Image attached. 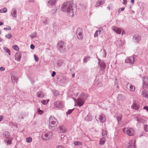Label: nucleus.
Here are the masks:
<instances>
[{"mask_svg":"<svg viewBox=\"0 0 148 148\" xmlns=\"http://www.w3.org/2000/svg\"><path fill=\"white\" fill-rule=\"evenodd\" d=\"M61 10L62 11L67 12L71 17L74 16L75 12L74 5L70 2L64 3L62 6Z\"/></svg>","mask_w":148,"mask_h":148,"instance_id":"nucleus-1","label":"nucleus"},{"mask_svg":"<svg viewBox=\"0 0 148 148\" xmlns=\"http://www.w3.org/2000/svg\"><path fill=\"white\" fill-rule=\"evenodd\" d=\"M88 97V95L85 94L83 92H81L76 101L77 105L79 106H81L83 105L84 103L85 99Z\"/></svg>","mask_w":148,"mask_h":148,"instance_id":"nucleus-2","label":"nucleus"},{"mask_svg":"<svg viewBox=\"0 0 148 148\" xmlns=\"http://www.w3.org/2000/svg\"><path fill=\"white\" fill-rule=\"evenodd\" d=\"M49 120V128L52 130L55 129L57 127L56 119L54 116H51Z\"/></svg>","mask_w":148,"mask_h":148,"instance_id":"nucleus-3","label":"nucleus"},{"mask_svg":"<svg viewBox=\"0 0 148 148\" xmlns=\"http://www.w3.org/2000/svg\"><path fill=\"white\" fill-rule=\"evenodd\" d=\"M57 47L61 53H64L66 51V43L62 41H60L58 42Z\"/></svg>","mask_w":148,"mask_h":148,"instance_id":"nucleus-4","label":"nucleus"},{"mask_svg":"<svg viewBox=\"0 0 148 148\" xmlns=\"http://www.w3.org/2000/svg\"><path fill=\"white\" fill-rule=\"evenodd\" d=\"M52 135L53 134L51 132H44L42 133L41 138L44 140H48L52 138Z\"/></svg>","mask_w":148,"mask_h":148,"instance_id":"nucleus-5","label":"nucleus"},{"mask_svg":"<svg viewBox=\"0 0 148 148\" xmlns=\"http://www.w3.org/2000/svg\"><path fill=\"white\" fill-rule=\"evenodd\" d=\"M3 137L5 138L4 141L6 142L8 145L11 144L12 138L10 137V134L8 132H5L3 134Z\"/></svg>","mask_w":148,"mask_h":148,"instance_id":"nucleus-6","label":"nucleus"},{"mask_svg":"<svg viewBox=\"0 0 148 148\" xmlns=\"http://www.w3.org/2000/svg\"><path fill=\"white\" fill-rule=\"evenodd\" d=\"M123 132L130 136H132L134 135V130L130 128H124L123 129Z\"/></svg>","mask_w":148,"mask_h":148,"instance_id":"nucleus-7","label":"nucleus"},{"mask_svg":"<svg viewBox=\"0 0 148 148\" xmlns=\"http://www.w3.org/2000/svg\"><path fill=\"white\" fill-rule=\"evenodd\" d=\"M77 38L79 40H82L83 38V31L80 28H78L77 30Z\"/></svg>","mask_w":148,"mask_h":148,"instance_id":"nucleus-8","label":"nucleus"},{"mask_svg":"<svg viewBox=\"0 0 148 148\" xmlns=\"http://www.w3.org/2000/svg\"><path fill=\"white\" fill-rule=\"evenodd\" d=\"M125 61L126 63L132 64L134 61V58L132 56L127 57L125 59Z\"/></svg>","mask_w":148,"mask_h":148,"instance_id":"nucleus-9","label":"nucleus"},{"mask_svg":"<svg viewBox=\"0 0 148 148\" xmlns=\"http://www.w3.org/2000/svg\"><path fill=\"white\" fill-rule=\"evenodd\" d=\"M99 65L100 67L101 70H103L105 68L106 66V64L104 62L100 59H98Z\"/></svg>","mask_w":148,"mask_h":148,"instance_id":"nucleus-10","label":"nucleus"},{"mask_svg":"<svg viewBox=\"0 0 148 148\" xmlns=\"http://www.w3.org/2000/svg\"><path fill=\"white\" fill-rule=\"evenodd\" d=\"M141 36L138 34H135L133 36V40L134 42H139L141 40Z\"/></svg>","mask_w":148,"mask_h":148,"instance_id":"nucleus-11","label":"nucleus"},{"mask_svg":"<svg viewBox=\"0 0 148 148\" xmlns=\"http://www.w3.org/2000/svg\"><path fill=\"white\" fill-rule=\"evenodd\" d=\"M143 88L148 87V78L147 77H143Z\"/></svg>","mask_w":148,"mask_h":148,"instance_id":"nucleus-12","label":"nucleus"},{"mask_svg":"<svg viewBox=\"0 0 148 148\" xmlns=\"http://www.w3.org/2000/svg\"><path fill=\"white\" fill-rule=\"evenodd\" d=\"M99 119L101 123H104L106 120L105 115L103 114H101L99 115Z\"/></svg>","mask_w":148,"mask_h":148,"instance_id":"nucleus-13","label":"nucleus"},{"mask_svg":"<svg viewBox=\"0 0 148 148\" xmlns=\"http://www.w3.org/2000/svg\"><path fill=\"white\" fill-rule=\"evenodd\" d=\"M132 108L136 110H138L139 108V105L138 103L136 101H133L132 106Z\"/></svg>","mask_w":148,"mask_h":148,"instance_id":"nucleus-14","label":"nucleus"},{"mask_svg":"<svg viewBox=\"0 0 148 148\" xmlns=\"http://www.w3.org/2000/svg\"><path fill=\"white\" fill-rule=\"evenodd\" d=\"M54 105L59 108H62L63 107V103L60 101H57L54 103Z\"/></svg>","mask_w":148,"mask_h":148,"instance_id":"nucleus-15","label":"nucleus"},{"mask_svg":"<svg viewBox=\"0 0 148 148\" xmlns=\"http://www.w3.org/2000/svg\"><path fill=\"white\" fill-rule=\"evenodd\" d=\"M112 29L117 34H121V30L119 27L114 26L112 27Z\"/></svg>","mask_w":148,"mask_h":148,"instance_id":"nucleus-16","label":"nucleus"},{"mask_svg":"<svg viewBox=\"0 0 148 148\" xmlns=\"http://www.w3.org/2000/svg\"><path fill=\"white\" fill-rule=\"evenodd\" d=\"M21 58V53L18 52L16 53L15 56V60L18 61H20Z\"/></svg>","mask_w":148,"mask_h":148,"instance_id":"nucleus-17","label":"nucleus"},{"mask_svg":"<svg viewBox=\"0 0 148 148\" xmlns=\"http://www.w3.org/2000/svg\"><path fill=\"white\" fill-rule=\"evenodd\" d=\"M137 121L140 123H143L145 122V118L144 117H137Z\"/></svg>","mask_w":148,"mask_h":148,"instance_id":"nucleus-18","label":"nucleus"},{"mask_svg":"<svg viewBox=\"0 0 148 148\" xmlns=\"http://www.w3.org/2000/svg\"><path fill=\"white\" fill-rule=\"evenodd\" d=\"M105 2V0H99L96 2L95 6L96 7H98L103 4Z\"/></svg>","mask_w":148,"mask_h":148,"instance_id":"nucleus-19","label":"nucleus"},{"mask_svg":"<svg viewBox=\"0 0 148 148\" xmlns=\"http://www.w3.org/2000/svg\"><path fill=\"white\" fill-rule=\"evenodd\" d=\"M127 88L129 89L130 90L132 91H134L135 90V87L132 84L129 83L127 85Z\"/></svg>","mask_w":148,"mask_h":148,"instance_id":"nucleus-20","label":"nucleus"},{"mask_svg":"<svg viewBox=\"0 0 148 148\" xmlns=\"http://www.w3.org/2000/svg\"><path fill=\"white\" fill-rule=\"evenodd\" d=\"M11 15L12 17L16 18L17 16L16 10L15 8H13L12 9L11 12Z\"/></svg>","mask_w":148,"mask_h":148,"instance_id":"nucleus-21","label":"nucleus"},{"mask_svg":"<svg viewBox=\"0 0 148 148\" xmlns=\"http://www.w3.org/2000/svg\"><path fill=\"white\" fill-rule=\"evenodd\" d=\"M85 120L87 122L90 121L92 120V117L91 116V114L89 113L86 116L85 119Z\"/></svg>","mask_w":148,"mask_h":148,"instance_id":"nucleus-22","label":"nucleus"},{"mask_svg":"<svg viewBox=\"0 0 148 148\" xmlns=\"http://www.w3.org/2000/svg\"><path fill=\"white\" fill-rule=\"evenodd\" d=\"M36 95L38 98H43L45 97L43 93L41 91H38L36 92Z\"/></svg>","mask_w":148,"mask_h":148,"instance_id":"nucleus-23","label":"nucleus"},{"mask_svg":"<svg viewBox=\"0 0 148 148\" xmlns=\"http://www.w3.org/2000/svg\"><path fill=\"white\" fill-rule=\"evenodd\" d=\"M142 95L144 97L148 98V92L147 90H144L142 92Z\"/></svg>","mask_w":148,"mask_h":148,"instance_id":"nucleus-24","label":"nucleus"},{"mask_svg":"<svg viewBox=\"0 0 148 148\" xmlns=\"http://www.w3.org/2000/svg\"><path fill=\"white\" fill-rule=\"evenodd\" d=\"M117 99L118 101H121L124 100L125 99V97L124 95L120 94L118 95Z\"/></svg>","mask_w":148,"mask_h":148,"instance_id":"nucleus-25","label":"nucleus"},{"mask_svg":"<svg viewBox=\"0 0 148 148\" xmlns=\"http://www.w3.org/2000/svg\"><path fill=\"white\" fill-rule=\"evenodd\" d=\"M57 0H49L48 3L50 5L54 6L56 4Z\"/></svg>","mask_w":148,"mask_h":148,"instance_id":"nucleus-26","label":"nucleus"},{"mask_svg":"<svg viewBox=\"0 0 148 148\" xmlns=\"http://www.w3.org/2000/svg\"><path fill=\"white\" fill-rule=\"evenodd\" d=\"M122 117V115L121 114H116V118L118 123H119V121L121 120Z\"/></svg>","mask_w":148,"mask_h":148,"instance_id":"nucleus-27","label":"nucleus"},{"mask_svg":"<svg viewBox=\"0 0 148 148\" xmlns=\"http://www.w3.org/2000/svg\"><path fill=\"white\" fill-rule=\"evenodd\" d=\"M60 132L61 133H64L66 132V130L63 126H60L59 127Z\"/></svg>","mask_w":148,"mask_h":148,"instance_id":"nucleus-28","label":"nucleus"},{"mask_svg":"<svg viewBox=\"0 0 148 148\" xmlns=\"http://www.w3.org/2000/svg\"><path fill=\"white\" fill-rule=\"evenodd\" d=\"M106 140L105 137H103L102 138H101L100 141V145H103L105 143Z\"/></svg>","mask_w":148,"mask_h":148,"instance_id":"nucleus-29","label":"nucleus"},{"mask_svg":"<svg viewBox=\"0 0 148 148\" xmlns=\"http://www.w3.org/2000/svg\"><path fill=\"white\" fill-rule=\"evenodd\" d=\"M102 134L103 137H106L107 135V131L106 129H103Z\"/></svg>","mask_w":148,"mask_h":148,"instance_id":"nucleus-30","label":"nucleus"},{"mask_svg":"<svg viewBox=\"0 0 148 148\" xmlns=\"http://www.w3.org/2000/svg\"><path fill=\"white\" fill-rule=\"evenodd\" d=\"M41 21L45 25H46L48 23V20L47 18H42L41 20Z\"/></svg>","mask_w":148,"mask_h":148,"instance_id":"nucleus-31","label":"nucleus"},{"mask_svg":"<svg viewBox=\"0 0 148 148\" xmlns=\"http://www.w3.org/2000/svg\"><path fill=\"white\" fill-rule=\"evenodd\" d=\"M3 48L6 53L8 54L9 55H10V51L9 49L6 47H3Z\"/></svg>","mask_w":148,"mask_h":148,"instance_id":"nucleus-32","label":"nucleus"},{"mask_svg":"<svg viewBox=\"0 0 148 148\" xmlns=\"http://www.w3.org/2000/svg\"><path fill=\"white\" fill-rule=\"evenodd\" d=\"M11 79L12 82H16L17 79L16 78V77L13 75L12 74H11Z\"/></svg>","mask_w":148,"mask_h":148,"instance_id":"nucleus-33","label":"nucleus"},{"mask_svg":"<svg viewBox=\"0 0 148 148\" xmlns=\"http://www.w3.org/2000/svg\"><path fill=\"white\" fill-rule=\"evenodd\" d=\"M74 145L75 146H80L82 145V142L78 141H75L74 143Z\"/></svg>","mask_w":148,"mask_h":148,"instance_id":"nucleus-34","label":"nucleus"},{"mask_svg":"<svg viewBox=\"0 0 148 148\" xmlns=\"http://www.w3.org/2000/svg\"><path fill=\"white\" fill-rule=\"evenodd\" d=\"M101 31L100 30H97L94 34V36L95 37H97L98 35L100 34Z\"/></svg>","mask_w":148,"mask_h":148,"instance_id":"nucleus-35","label":"nucleus"},{"mask_svg":"<svg viewBox=\"0 0 148 148\" xmlns=\"http://www.w3.org/2000/svg\"><path fill=\"white\" fill-rule=\"evenodd\" d=\"M7 11V8H4L0 10V12L1 13H5Z\"/></svg>","mask_w":148,"mask_h":148,"instance_id":"nucleus-36","label":"nucleus"},{"mask_svg":"<svg viewBox=\"0 0 148 148\" xmlns=\"http://www.w3.org/2000/svg\"><path fill=\"white\" fill-rule=\"evenodd\" d=\"M36 32H34L32 33L31 35L30 36V37L31 38V39H32L34 38H35L36 37Z\"/></svg>","mask_w":148,"mask_h":148,"instance_id":"nucleus-37","label":"nucleus"},{"mask_svg":"<svg viewBox=\"0 0 148 148\" xmlns=\"http://www.w3.org/2000/svg\"><path fill=\"white\" fill-rule=\"evenodd\" d=\"M12 48L15 50L16 51H18L19 50V48L16 45H14L12 46Z\"/></svg>","mask_w":148,"mask_h":148,"instance_id":"nucleus-38","label":"nucleus"},{"mask_svg":"<svg viewBox=\"0 0 148 148\" xmlns=\"http://www.w3.org/2000/svg\"><path fill=\"white\" fill-rule=\"evenodd\" d=\"M32 141V138L31 137H28L26 138V141L28 143H30Z\"/></svg>","mask_w":148,"mask_h":148,"instance_id":"nucleus-39","label":"nucleus"},{"mask_svg":"<svg viewBox=\"0 0 148 148\" xmlns=\"http://www.w3.org/2000/svg\"><path fill=\"white\" fill-rule=\"evenodd\" d=\"M90 57H86L84 59V63H86L89 60Z\"/></svg>","mask_w":148,"mask_h":148,"instance_id":"nucleus-40","label":"nucleus"},{"mask_svg":"<svg viewBox=\"0 0 148 148\" xmlns=\"http://www.w3.org/2000/svg\"><path fill=\"white\" fill-rule=\"evenodd\" d=\"M37 109V112L39 113V114H42L43 113V111L40 110L39 108H38Z\"/></svg>","mask_w":148,"mask_h":148,"instance_id":"nucleus-41","label":"nucleus"},{"mask_svg":"<svg viewBox=\"0 0 148 148\" xmlns=\"http://www.w3.org/2000/svg\"><path fill=\"white\" fill-rule=\"evenodd\" d=\"M5 37L6 38L10 39L12 37V35L10 34H6L5 35Z\"/></svg>","mask_w":148,"mask_h":148,"instance_id":"nucleus-42","label":"nucleus"},{"mask_svg":"<svg viewBox=\"0 0 148 148\" xmlns=\"http://www.w3.org/2000/svg\"><path fill=\"white\" fill-rule=\"evenodd\" d=\"M144 128L146 132H148V125H144Z\"/></svg>","mask_w":148,"mask_h":148,"instance_id":"nucleus-43","label":"nucleus"},{"mask_svg":"<svg viewBox=\"0 0 148 148\" xmlns=\"http://www.w3.org/2000/svg\"><path fill=\"white\" fill-rule=\"evenodd\" d=\"M119 43L120 45L122 46L124 44V42L123 40H119Z\"/></svg>","mask_w":148,"mask_h":148,"instance_id":"nucleus-44","label":"nucleus"},{"mask_svg":"<svg viewBox=\"0 0 148 148\" xmlns=\"http://www.w3.org/2000/svg\"><path fill=\"white\" fill-rule=\"evenodd\" d=\"M74 110V109L71 110H69L66 113V114L68 115V114H70L72 112V111H73V110Z\"/></svg>","mask_w":148,"mask_h":148,"instance_id":"nucleus-45","label":"nucleus"},{"mask_svg":"<svg viewBox=\"0 0 148 148\" xmlns=\"http://www.w3.org/2000/svg\"><path fill=\"white\" fill-rule=\"evenodd\" d=\"M34 58L35 61L36 62H38L39 60V59L37 57V56L35 54H34Z\"/></svg>","mask_w":148,"mask_h":148,"instance_id":"nucleus-46","label":"nucleus"},{"mask_svg":"<svg viewBox=\"0 0 148 148\" xmlns=\"http://www.w3.org/2000/svg\"><path fill=\"white\" fill-rule=\"evenodd\" d=\"M41 102L44 105H46L47 103H46V100H43L41 101Z\"/></svg>","mask_w":148,"mask_h":148,"instance_id":"nucleus-47","label":"nucleus"},{"mask_svg":"<svg viewBox=\"0 0 148 148\" xmlns=\"http://www.w3.org/2000/svg\"><path fill=\"white\" fill-rule=\"evenodd\" d=\"M63 62L61 61H58V66H61Z\"/></svg>","mask_w":148,"mask_h":148,"instance_id":"nucleus-48","label":"nucleus"},{"mask_svg":"<svg viewBox=\"0 0 148 148\" xmlns=\"http://www.w3.org/2000/svg\"><path fill=\"white\" fill-rule=\"evenodd\" d=\"M4 30H11V28L10 27H4Z\"/></svg>","mask_w":148,"mask_h":148,"instance_id":"nucleus-49","label":"nucleus"},{"mask_svg":"<svg viewBox=\"0 0 148 148\" xmlns=\"http://www.w3.org/2000/svg\"><path fill=\"white\" fill-rule=\"evenodd\" d=\"M127 148H135V146L134 145H130Z\"/></svg>","mask_w":148,"mask_h":148,"instance_id":"nucleus-50","label":"nucleus"},{"mask_svg":"<svg viewBox=\"0 0 148 148\" xmlns=\"http://www.w3.org/2000/svg\"><path fill=\"white\" fill-rule=\"evenodd\" d=\"M5 68L4 67H0V71H3L5 70Z\"/></svg>","mask_w":148,"mask_h":148,"instance_id":"nucleus-51","label":"nucleus"},{"mask_svg":"<svg viewBox=\"0 0 148 148\" xmlns=\"http://www.w3.org/2000/svg\"><path fill=\"white\" fill-rule=\"evenodd\" d=\"M56 74V73L55 71H53L52 73L51 74V76L52 77H53Z\"/></svg>","mask_w":148,"mask_h":148,"instance_id":"nucleus-52","label":"nucleus"},{"mask_svg":"<svg viewBox=\"0 0 148 148\" xmlns=\"http://www.w3.org/2000/svg\"><path fill=\"white\" fill-rule=\"evenodd\" d=\"M29 79L31 81V82L32 83H33L34 82V80H33L32 78L30 77L29 78Z\"/></svg>","mask_w":148,"mask_h":148,"instance_id":"nucleus-53","label":"nucleus"},{"mask_svg":"<svg viewBox=\"0 0 148 148\" xmlns=\"http://www.w3.org/2000/svg\"><path fill=\"white\" fill-rule=\"evenodd\" d=\"M30 48L32 49H33L35 48V46L33 44H31L30 45Z\"/></svg>","mask_w":148,"mask_h":148,"instance_id":"nucleus-54","label":"nucleus"},{"mask_svg":"<svg viewBox=\"0 0 148 148\" xmlns=\"http://www.w3.org/2000/svg\"><path fill=\"white\" fill-rule=\"evenodd\" d=\"M127 3V1L126 0H123V4L126 5Z\"/></svg>","mask_w":148,"mask_h":148,"instance_id":"nucleus-55","label":"nucleus"},{"mask_svg":"<svg viewBox=\"0 0 148 148\" xmlns=\"http://www.w3.org/2000/svg\"><path fill=\"white\" fill-rule=\"evenodd\" d=\"M57 9H54L52 11V13H55L57 11Z\"/></svg>","mask_w":148,"mask_h":148,"instance_id":"nucleus-56","label":"nucleus"},{"mask_svg":"<svg viewBox=\"0 0 148 148\" xmlns=\"http://www.w3.org/2000/svg\"><path fill=\"white\" fill-rule=\"evenodd\" d=\"M56 148H64V147L62 146H58Z\"/></svg>","mask_w":148,"mask_h":148,"instance_id":"nucleus-57","label":"nucleus"},{"mask_svg":"<svg viewBox=\"0 0 148 148\" xmlns=\"http://www.w3.org/2000/svg\"><path fill=\"white\" fill-rule=\"evenodd\" d=\"M87 7V6L86 5H84V6H82V8L83 9H86V8Z\"/></svg>","mask_w":148,"mask_h":148,"instance_id":"nucleus-58","label":"nucleus"},{"mask_svg":"<svg viewBox=\"0 0 148 148\" xmlns=\"http://www.w3.org/2000/svg\"><path fill=\"white\" fill-rule=\"evenodd\" d=\"M3 117L2 116H0V122L2 121V119H3Z\"/></svg>","mask_w":148,"mask_h":148,"instance_id":"nucleus-59","label":"nucleus"},{"mask_svg":"<svg viewBox=\"0 0 148 148\" xmlns=\"http://www.w3.org/2000/svg\"><path fill=\"white\" fill-rule=\"evenodd\" d=\"M125 8H120L119 10H120L121 11H124V10Z\"/></svg>","mask_w":148,"mask_h":148,"instance_id":"nucleus-60","label":"nucleus"},{"mask_svg":"<svg viewBox=\"0 0 148 148\" xmlns=\"http://www.w3.org/2000/svg\"><path fill=\"white\" fill-rule=\"evenodd\" d=\"M144 109L146 110L148 112V107L145 106L144 107Z\"/></svg>","mask_w":148,"mask_h":148,"instance_id":"nucleus-61","label":"nucleus"},{"mask_svg":"<svg viewBox=\"0 0 148 148\" xmlns=\"http://www.w3.org/2000/svg\"><path fill=\"white\" fill-rule=\"evenodd\" d=\"M103 51L104 52V54H105L104 57L105 58L106 57V52L105 51V50H103Z\"/></svg>","mask_w":148,"mask_h":148,"instance_id":"nucleus-62","label":"nucleus"},{"mask_svg":"<svg viewBox=\"0 0 148 148\" xmlns=\"http://www.w3.org/2000/svg\"><path fill=\"white\" fill-rule=\"evenodd\" d=\"M131 2L133 4L134 3V0H131Z\"/></svg>","mask_w":148,"mask_h":148,"instance_id":"nucleus-63","label":"nucleus"},{"mask_svg":"<svg viewBox=\"0 0 148 148\" xmlns=\"http://www.w3.org/2000/svg\"><path fill=\"white\" fill-rule=\"evenodd\" d=\"M3 23L2 22L0 21V26L3 25Z\"/></svg>","mask_w":148,"mask_h":148,"instance_id":"nucleus-64","label":"nucleus"}]
</instances>
